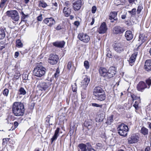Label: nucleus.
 <instances>
[{"label": "nucleus", "mask_w": 151, "mask_h": 151, "mask_svg": "<svg viewBox=\"0 0 151 151\" xmlns=\"http://www.w3.org/2000/svg\"><path fill=\"white\" fill-rule=\"evenodd\" d=\"M147 124L148 125L149 128L151 129V123L150 122H148Z\"/></svg>", "instance_id": "69168bd1"}, {"label": "nucleus", "mask_w": 151, "mask_h": 151, "mask_svg": "<svg viewBox=\"0 0 151 151\" xmlns=\"http://www.w3.org/2000/svg\"><path fill=\"white\" fill-rule=\"evenodd\" d=\"M58 60L59 58L57 55L52 54L49 57L48 61L51 65H54L57 64Z\"/></svg>", "instance_id": "0eeeda50"}, {"label": "nucleus", "mask_w": 151, "mask_h": 151, "mask_svg": "<svg viewBox=\"0 0 151 151\" xmlns=\"http://www.w3.org/2000/svg\"><path fill=\"white\" fill-rule=\"evenodd\" d=\"M104 93V91L100 86H96L94 88L93 91V96L100 94L103 93Z\"/></svg>", "instance_id": "4468645a"}, {"label": "nucleus", "mask_w": 151, "mask_h": 151, "mask_svg": "<svg viewBox=\"0 0 151 151\" xmlns=\"http://www.w3.org/2000/svg\"><path fill=\"white\" fill-rule=\"evenodd\" d=\"M78 147L79 148L80 150H78V151H87V146L85 144L81 143L79 144Z\"/></svg>", "instance_id": "a878e982"}, {"label": "nucleus", "mask_w": 151, "mask_h": 151, "mask_svg": "<svg viewBox=\"0 0 151 151\" xmlns=\"http://www.w3.org/2000/svg\"><path fill=\"white\" fill-rule=\"evenodd\" d=\"M90 81V78L88 76H86L82 81L81 83L83 84L88 85Z\"/></svg>", "instance_id": "cd10ccee"}, {"label": "nucleus", "mask_w": 151, "mask_h": 151, "mask_svg": "<svg viewBox=\"0 0 151 151\" xmlns=\"http://www.w3.org/2000/svg\"><path fill=\"white\" fill-rule=\"evenodd\" d=\"M87 86L88 85L82 84V87L83 89L85 90L86 89Z\"/></svg>", "instance_id": "13d9d810"}, {"label": "nucleus", "mask_w": 151, "mask_h": 151, "mask_svg": "<svg viewBox=\"0 0 151 151\" xmlns=\"http://www.w3.org/2000/svg\"><path fill=\"white\" fill-rule=\"evenodd\" d=\"M23 44L20 39H18L16 41V46L19 48L22 47Z\"/></svg>", "instance_id": "c756f323"}, {"label": "nucleus", "mask_w": 151, "mask_h": 151, "mask_svg": "<svg viewBox=\"0 0 151 151\" xmlns=\"http://www.w3.org/2000/svg\"><path fill=\"white\" fill-rule=\"evenodd\" d=\"M7 0H1L0 3V8H3L7 2Z\"/></svg>", "instance_id": "2f4dec72"}, {"label": "nucleus", "mask_w": 151, "mask_h": 151, "mask_svg": "<svg viewBox=\"0 0 151 151\" xmlns=\"http://www.w3.org/2000/svg\"><path fill=\"white\" fill-rule=\"evenodd\" d=\"M119 134L121 136L125 137L127 136L129 129L127 126L124 124H122L119 125L117 128Z\"/></svg>", "instance_id": "7ed1b4c3"}, {"label": "nucleus", "mask_w": 151, "mask_h": 151, "mask_svg": "<svg viewBox=\"0 0 151 151\" xmlns=\"http://www.w3.org/2000/svg\"><path fill=\"white\" fill-rule=\"evenodd\" d=\"M42 15L41 14L38 17H37V20L38 21H41L42 20Z\"/></svg>", "instance_id": "5fc2aeb1"}, {"label": "nucleus", "mask_w": 151, "mask_h": 151, "mask_svg": "<svg viewBox=\"0 0 151 151\" xmlns=\"http://www.w3.org/2000/svg\"><path fill=\"white\" fill-rule=\"evenodd\" d=\"M72 90L73 92H76L77 91V85L76 83H75L73 85H72Z\"/></svg>", "instance_id": "a19ab883"}, {"label": "nucleus", "mask_w": 151, "mask_h": 151, "mask_svg": "<svg viewBox=\"0 0 151 151\" xmlns=\"http://www.w3.org/2000/svg\"><path fill=\"white\" fill-rule=\"evenodd\" d=\"M65 42L64 41H57L53 43L54 46L59 48L63 47L65 44Z\"/></svg>", "instance_id": "4be33fe9"}, {"label": "nucleus", "mask_w": 151, "mask_h": 151, "mask_svg": "<svg viewBox=\"0 0 151 151\" xmlns=\"http://www.w3.org/2000/svg\"><path fill=\"white\" fill-rule=\"evenodd\" d=\"M106 55L109 58H111L112 56V55L111 52L109 50H107Z\"/></svg>", "instance_id": "49530a36"}, {"label": "nucleus", "mask_w": 151, "mask_h": 151, "mask_svg": "<svg viewBox=\"0 0 151 151\" xmlns=\"http://www.w3.org/2000/svg\"><path fill=\"white\" fill-rule=\"evenodd\" d=\"M78 37L79 40L84 43L88 42L90 40L89 36L86 34L80 33Z\"/></svg>", "instance_id": "1a4fd4ad"}, {"label": "nucleus", "mask_w": 151, "mask_h": 151, "mask_svg": "<svg viewBox=\"0 0 151 151\" xmlns=\"http://www.w3.org/2000/svg\"><path fill=\"white\" fill-rule=\"evenodd\" d=\"M73 8L75 11L79 10L82 5L81 0H73Z\"/></svg>", "instance_id": "9b49d317"}, {"label": "nucleus", "mask_w": 151, "mask_h": 151, "mask_svg": "<svg viewBox=\"0 0 151 151\" xmlns=\"http://www.w3.org/2000/svg\"><path fill=\"white\" fill-rule=\"evenodd\" d=\"M50 86V84L49 83H46L45 82H40L37 85V87L39 90L41 91H45Z\"/></svg>", "instance_id": "9d476101"}, {"label": "nucleus", "mask_w": 151, "mask_h": 151, "mask_svg": "<svg viewBox=\"0 0 151 151\" xmlns=\"http://www.w3.org/2000/svg\"><path fill=\"white\" fill-rule=\"evenodd\" d=\"M143 9V7L142 5H139L137 8V14H139L141 12V10Z\"/></svg>", "instance_id": "4c0bfd02"}, {"label": "nucleus", "mask_w": 151, "mask_h": 151, "mask_svg": "<svg viewBox=\"0 0 151 151\" xmlns=\"http://www.w3.org/2000/svg\"><path fill=\"white\" fill-rule=\"evenodd\" d=\"M28 17V15H27L24 14V15H23L22 16V20L24 21V20Z\"/></svg>", "instance_id": "864d4df0"}, {"label": "nucleus", "mask_w": 151, "mask_h": 151, "mask_svg": "<svg viewBox=\"0 0 151 151\" xmlns=\"http://www.w3.org/2000/svg\"><path fill=\"white\" fill-rule=\"evenodd\" d=\"M84 66L86 69H88L89 67L88 62L87 60H85L84 63Z\"/></svg>", "instance_id": "79ce46f5"}, {"label": "nucleus", "mask_w": 151, "mask_h": 151, "mask_svg": "<svg viewBox=\"0 0 151 151\" xmlns=\"http://www.w3.org/2000/svg\"><path fill=\"white\" fill-rule=\"evenodd\" d=\"M116 73V71L114 69V68L113 67L110 68L107 71L106 78H110L113 77Z\"/></svg>", "instance_id": "f8f14e48"}, {"label": "nucleus", "mask_w": 151, "mask_h": 151, "mask_svg": "<svg viewBox=\"0 0 151 151\" xmlns=\"http://www.w3.org/2000/svg\"><path fill=\"white\" fill-rule=\"evenodd\" d=\"M63 12L65 16L68 17L70 14L71 9L69 7H64L63 9Z\"/></svg>", "instance_id": "393cba45"}, {"label": "nucleus", "mask_w": 151, "mask_h": 151, "mask_svg": "<svg viewBox=\"0 0 151 151\" xmlns=\"http://www.w3.org/2000/svg\"><path fill=\"white\" fill-rule=\"evenodd\" d=\"M150 147H147L145 149V151H150Z\"/></svg>", "instance_id": "680f3d73"}, {"label": "nucleus", "mask_w": 151, "mask_h": 151, "mask_svg": "<svg viewBox=\"0 0 151 151\" xmlns=\"http://www.w3.org/2000/svg\"><path fill=\"white\" fill-rule=\"evenodd\" d=\"M140 102V99H139L137 101L135 102L134 104L133 105V106L135 108L136 110H137L139 109V104Z\"/></svg>", "instance_id": "7c9ffc66"}, {"label": "nucleus", "mask_w": 151, "mask_h": 151, "mask_svg": "<svg viewBox=\"0 0 151 151\" xmlns=\"http://www.w3.org/2000/svg\"><path fill=\"white\" fill-rule=\"evenodd\" d=\"M52 4L54 6H55V7L57 6H58V4L57 2H55L54 3L52 2Z\"/></svg>", "instance_id": "774afa93"}, {"label": "nucleus", "mask_w": 151, "mask_h": 151, "mask_svg": "<svg viewBox=\"0 0 151 151\" xmlns=\"http://www.w3.org/2000/svg\"><path fill=\"white\" fill-rule=\"evenodd\" d=\"M107 29V26L105 22H103L101 25L98 30L99 34H104L105 33Z\"/></svg>", "instance_id": "ddd939ff"}, {"label": "nucleus", "mask_w": 151, "mask_h": 151, "mask_svg": "<svg viewBox=\"0 0 151 151\" xmlns=\"http://www.w3.org/2000/svg\"><path fill=\"white\" fill-rule=\"evenodd\" d=\"M18 125L19 123L17 122L16 121L14 122V126L15 127V128H17L18 127Z\"/></svg>", "instance_id": "6e6d98bb"}, {"label": "nucleus", "mask_w": 151, "mask_h": 151, "mask_svg": "<svg viewBox=\"0 0 151 151\" xmlns=\"http://www.w3.org/2000/svg\"><path fill=\"white\" fill-rule=\"evenodd\" d=\"M44 22L46 24H48V26L51 27L52 25L55 23V22L52 17L46 18L44 20Z\"/></svg>", "instance_id": "2eb2a0df"}, {"label": "nucleus", "mask_w": 151, "mask_h": 151, "mask_svg": "<svg viewBox=\"0 0 151 151\" xmlns=\"http://www.w3.org/2000/svg\"><path fill=\"white\" fill-rule=\"evenodd\" d=\"M128 12L131 15L132 17L134 16L136 14V9L133 8L131 11H129Z\"/></svg>", "instance_id": "72a5a7b5"}, {"label": "nucleus", "mask_w": 151, "mask_h": 151, "mask_svg": "<svg viewBox=\"0 0 151 151\" xmlns=\"http://www.w3.org/2000/svg\"><path fill=\"white\" fill-rule=\"evenodd\" d=\"M139 40H141L142 42H144L145 40L146 37L143 35H140L139 37Z\"/></svg>", "instance_id": "58836bf2"}, {"label": "nucleus", "mask_w": 151, "mask_h": 151, "mask_svg": "<svg viewBox=\"0 0 151 151\" xmlns=\"http://www.w3.org/2000/svg\"><path fill=\"white\" fill-rule=\"evenodd\" d=\"M5 45H4L2 46H0V50H2L3 49L5 48Z\"/></svg>", "instance_id": "0e129e2a"}, {"label": "nucleus", "mask_w": 151, "mask_h": 151, "mask_svg": "<svg viewBox=\"0 0 151 151\" xmlns=\"http://www.w3.org/2000/svg\"><path fill=\"white\" fill-rule=\"evenodd\" d=\"M99 71L100 74L101 76H103L105 78H106L107 70L105 68L101 67L99 68Z\"/></svg>", "instance_id": "aec40b11"}, {"label": "nucleus", "mask_w": 151, "mask_h": 151, "mask_svg": "<svg viewBox=\"0 0 151 151\" xmlns=\"http://www.w3.org/2000/svg\"><path fill=\"white\" fill-rule=\"evenodd\" d=\"M137 55V52H135L132 55V56L130 58L129 60H128L129 61V64L131 66H132V65H131V64H132L134 62Z\"/></svg>", "instance_id": "a211bd4d"}, {"label": "nucleus", "mask_w": 151, "mask_h": 151, "mask_svg": "<svg viewBox=\"0 0 151 151\" xmlns=\"http://www.w3.org/2000/svg\"><path fill=\"white\" fill-rule=\"evenodd\" d=\"M64 5L66 6L65 7L70 8V6L71 5V3L70 2L67 1L65 3Z\"/></svg>", "instance_id": "c03bdc74"}, {"label": "nucleus", "mask_w": 151, "mask_h": 151, "mask_svg": "<svg viewBox=\"0 0 151 151\" xmlns=\"http://www.w3.org/2000/svg\"><path fill=\"white\" fill-rule=\"evenodd\" d=\"M20 75L19 73H16L14 76V78L16 79H18L19 78Z\"/></svg>", "instance_id": "603ef678"}, {"label": "nucleus", "mask_w": 151, "mask_h": 151, "mask_svg": "<svg viewBox=\"0 0 151 151\" xmlns=\"http://www.w3.org/2000/svg\"><path fill=\"white\" fill-rule=\"evenodd\" d=\"M145 68L146 70L147 71L151 70V60H148L146 61L145 63Z\"/></svg>", "instance_id": "412c9836"}, {"label": "nucleus", "mask_w": 151, "mask_h": 151, "mask_svg": "<svg viewBox=\"0 0 151 151\" xmlns=\"http://www.w3.org/2000/svg\"><path fill=\"white\" fill-rule=\"evenodd\" d=\"M93 123L91 121H85L84 123V125L86 127H87L91 124H93Z\"/></svg>", "instance_id": "f704fd0d"}, {"label": "nucleus", "mask_w": 151, "mask_h": 151, "mask_svg": "<svg viewBox=\"0 0 151 151\" xmlns=\"http://www.w3.org/2000/svg\"><path fill=\"white\" fill-rule=\"evenodd\" d=\"M146 82L148 85V87L146 84L145 82L141 81L138 83L137 86V90L139 91L142 92L145 88H149L151 85V79H147L146 81Z\"/></svg>", "instance_id": "f03ea898"}, {"label": "nucleus", "mask_w": 151, "mask_h": 151, "mask_svg": "<svg viewBox=\"0 0 151 151\" xmlns=\"http://www.w3.org/2000/svg\"><path fill=\"white\" fill-rule=\"evenodd\" d=\"M74 24L76 26H78L79 25V22L78 21H76L74 22Z\"/></svg>", "instance_id": "052dcab7"}, {"label": "nucleus", "mask_w": 151, "mask_h": 151, "mask_svg": "<svg viewBox=\"0 0 151 151\" xmlns=\"http://www.w3.org/2000/svg\"><path fill=\"white\" fill-rule=\"evenodd\" d=\"M46 72V69L43 66L37 67L33 71L34 75L38 77L44 76Z\"/></svg>", "instance_id": "20e7f679"}, {"label": "nucleus", "mask_w": 151, "mask_h": 151, "mask_svg": "<svg viewBox=\"0 0 151 151\" xmlns=\"http://www.w3.org/2000/svg\"><path fill=\"white\" fill-rule=\"evenodd\" d=\"M117 14V12H111L109 14V19L110 20L114 19V20H116L117 19L116 17Z\"/></svg>", "instance_id": "5701e85b"}, {"label": "nucleus", "mask_w": 151, "mask_h": 151, "mask_svg": "<svg viewBox=\"0 0 151 151\" xmlns=\"http://www.w3.org/2000/svg\"><path fill=\"white\" fill-rule=\"evenodd\" d=\"M113 48L117 53H120L124 51V46L122 43L119 42L113 45Z\"/></svg>", "instance_id": "423d86ee"}, {"label": "nucleus", "mask_w": 151, "mask_h": 151, "mask_svg": "<svg viewBox=\"0 0 151 151\" xmlns=\"http://www.w3.org/2000/svg\"><path fill=\"white\" fill-rule=\"evenodd\" d=\"M92 105L93 106L96 107H100L101 108L102 106V105H99L95 103H92Z\"/></svg>", "instance_id": "de8ad7c7"}, {"label": "nucleus", "mask_w": 151, "mask_h": 151, "mask_svg": "<svg viewBox=\"0 0 151 151\" xmlns=\"http://www.w3.org/2000/svg\"><path fill=\"white\" fill-rule=\"evenodd\" d=\"M6 13L9 17H10L14 20L17 21L19 20V17L17 11L11 10L7 11Z\"/></svg>", "instance_id": "39448f33"}, {"label": "nucleus", "mask_w": 151, "mask_h": 151, "mask_svg": "<svg viewBox=\"0 0 151 151\" xmlns=\"http://www.w3.org/2000/svg\"><path fill=\"white\" fill-rule=\"evenodd\" d=\"M72 66V63L71 62H69L68 64L67 65V68L68 69L70 70V68H71Z\"/></svg>", "instance_id": "3c124183"}, {"label": "nucleus", "mask_w": 151, "mask_h": 151, "mask_svg": "<svg viewBox=\"0 0 151 151\" xmlns=\"http://www.w3.org/2000/svg\"><path fill=\"white\" fill-rule=\"evenodd\" d=\"M19 94L20 95H24L26 93V92L24 88L23 87H21L19 90Z\"/></svg>", "instance_id": "473e14b6"}, {"label": "nucleus", "mask_w": 151, "mask_h": 151, "mask_svg": "<svg viewBox=\"0 0 151 151\" xmlns=\"http://www.w3.org/2000/svg\"><path fill=\"white\" fill-rule=\"evenodd\" d=\"M139 138L138 136H131L130 137L128 138V142L129 143H135L137 142Z\"/></svg>", "instance_id": "f3484780"}, {"label": "nucleus", "mask_w": 151, "mask_h": 151, "mask_svg": "<svg viewBox=\"0 0 151 151\" xmlns=\"http://www.w3.org/2000/svg\"><path fill=\"white\" fill-rule=\"evenodd\" d=\"M5 29L3 28H0V40L4 39L5 36Z\"/></svg>", "instance_id": "bb28decb"}, {"label": "nucleus", "mask_w": 151, "mask_h": 151, "mask_svg": "<svg viewBox=\"0 0 151 151\" xmlns=\"http://www.w3.org/2000/svg\"><path fill=\"white\" fill-rule=\"evenodd\" d=\"M60 131V128H57V129L55 131V134L53 137L51 139V143L54 140H56L59 136V132Z\"/></svg>", "instance_id": "b1692460"}, {"label": "nucleus", "mask_w": 151, "mask_h": 151, "mask_svg": "<svg viewBox=\"0 0 151 151\" xmlns=\"http://www.w3.org/2000/svg\"><path fill=\"white\" fill-rule=\"evenodd\" d=\"M9 91L7 89L5 88L3 91V94L4 96H7L9 93Z\"/></svg>", "instance_id": "ea45409f"}, {"label": "nucleus", "mask_w": 151, "mask_h": 151, "mask_svg": "<svg viewBox=\"0 0 151 151\" xmlns=\"http://www.w3.org/2000/svg\"><path fill=\"white\" fill-rule=\"evenodd\" d=\"M63 29L62 25L61 24L58 25L56 28L55 29L58 30L61 29Z\"/></svg>", "instance_id": "8fccbe9b"}, {"label": "nucleus", "mask_w": 151, "mask_h": 151, "mask_svg": "<svg viewBox=\"0 0 151 151\" xmlns=\"http://www.w3.org/2000/svg\"><path fill=\"white\" fill-rule=\"evenodd\" d=\"M131 97L132 99L133 100H139L140 99V97L134 94H132L131 95Z\"/></svg>", "instance_id": "37998d69"}, {"label": "nucleus", "mask_w": 151, "mask_h": 151, "mask_svg": "<svg viewBox=\"0 0 151 151\" xmlns=\"http://www.w3.org/2000/svg\"><path fill=\"white\" fill-rule=\"evenodd\" d=\"M12 111L13 113L16 116H22L24 111V105L19 102H16L12 105Z\"/></svg>", "instance_id": "f257e3e1"}, {"label": "nucleus", "mask_w": 151, "mask_h": 151, "mask_svg": "<svg viewBox=\"0 0 151 151\" xmlns=\"http://www.w3.org/2000/svg\"><path fill=\"white\" fill-rule=\"evenodd\" d=\"M89 19H92V21L90 23L91 25H92L94 23V21H95L94 18H90Z\"/></svg>", "instance_id": "4d7b16f0"}, {"label": "nucleus", "mask_w": 151, "mask_h": 151, "mask_svg": "<svg viewBox=\"0 0 151 151\" xmlns=\"http://www.w3.org/2000/svg\"><path fill=\"white\" fill-rule=\"evenodd\" d=\"M93 96L96 100L99 101H104L106 98V95L104 93L94 95Z\"/></svg>", "instance_id": "dca6fc26"}, {"label": "nucleus", "mask_w": 151, "mask_h": 151, "mask_svg": "<svg viewBox=\"0 0 151 151\" xmlns=\"http://www.w3.org/2000/svg\"><path fill=\"white\" fill-rule=\"evenodd\" d=\"M113 116L111 115L110 116L108 117L107 118V122L110 124L111 123L113 122Z\"/></svg>", "instance_id": "e433bc0d"}, {"label": "nucleus", "mask_w": 151, "mask_h": 151, "mask_svg": "<svg viewBox=\"0 0 151 151\" xmlns=\"http://www.w3.org/2000/svg\"><path fill=\"white\" fill-rule=\"evenodd\" d=\"M140 132L142 134L145 135L148 134V130L147 128L143 127L141 128Z\"/></svg>", "instance_id": "c85d7f7f"}, {"label": "nucleus", "mask_w": 151, "mask_h": 151, "mask_svg": "<svg viewBox=\"0 0 151 151\" xmlns=\"http://www.w3.org/2000/svg\"><path fill=\"white\" fill-rule=\"evenodd\" d=\"M93 127V124H91L87 127L88 130H89Z\"/></svg>", "instance_id": "bf43d9fd"}, {"label": "nucleus", "mask_w": 151, "mask_h": 151, "mask_svg": "<svg viewBox=\"0 0 151 151\" xmlns=\"http://www.w3.org/2000/svg\"><path fill=\"white\" fill-rule=\"evenodd\" d=\"M39 5L40 6H41L43 8L46 7L47 6L46 3L43 1H40L39 2Z\"/></svg>", "instance_id": "c9c22d12"}, {"label": "nucleus", "mask_w": 151, "mask_h": 151, "mask_svg": "<svg viewBox=\"0 0 151 151\" xmlns=\"http://www.w3.org/2000/svg\"><path fill=\"white\" fill-rule=\"evenodd\" d=\"M125 29L124 27L119 26H115L113 28V33L114 35H121L125 31Z\"/></svg>", "instance_id": "6e6552de"}, {"label": "nucleus", "mask_w": 151, "mask_h": 151, "mask_svg": "<svg viewBox=\"0 0 151 151\" xmlns=\"http://www.w3.org/2000/svg\"><path fill=\"white\" fill-rule=\"evenodd\" d=\"M125 36L127 40L129 41L132 40L133 37V35L132 32L130 30H127L126 32Z\"/></svg>", "instance_id": "6ab92c4d"}, {"label": "nucleus", "mask_w": 151, "mask_h": 151, "mask_svg": "<svg viewBox=\"0 0 151 151\" xmlns=\"http://www.w3.org/2000/svg\"><path fill=\"white\" fill-rule=\"evenodd\" d=\"M19 53L18 52H16L15 53V57L17 58L19 55Z\"/></svg>", "instance_id": "e2e57ef3"}, {"label": "nucleus", "mask_w": 151, "mask_h": 151, "mask_svg": "<svg viewBox=\"0 0 151 151\" xmlns=\"http://www.w3.org/2000/svg\"><path fill=\"white\" fill-rule=\"evenodd\" d=\"M96 10V6H93L91 9V12L92 13H95Z\"/></svg>", "instance_id": "09e8293b"}, {"label": "nucleus", "mask_w": 151, "mask_h": 151, "mask_svg": "<svg viewBox=\"0 0 151 151\" xmlns=\"http://www.w3.org/2000/svg\"><path fill=\"white\" fill-rule=\"evenodd\" d=\"M60 73L59 69L58 68H57L56 69L55 73L54 75L55 78H57L59 76V74Z\"/></svg>", "instance_id": "a18cd8bd"}, {"label": "nucleus", "mask_w": 151, "mask_h": 151, "mask_svg": "<svg viewBox=\"0 0 151 151\" xmlns=\"http://www.w3.org/2000/svg\"><path fill=\"white\" fill-rule=\"evenodd\" d=\"M50 116H47V117L46 118L47 120H46V121H47V120L48 119V122L50 124Z\"/></svg>", "instance_id": "338daca9"}]
</instances>
